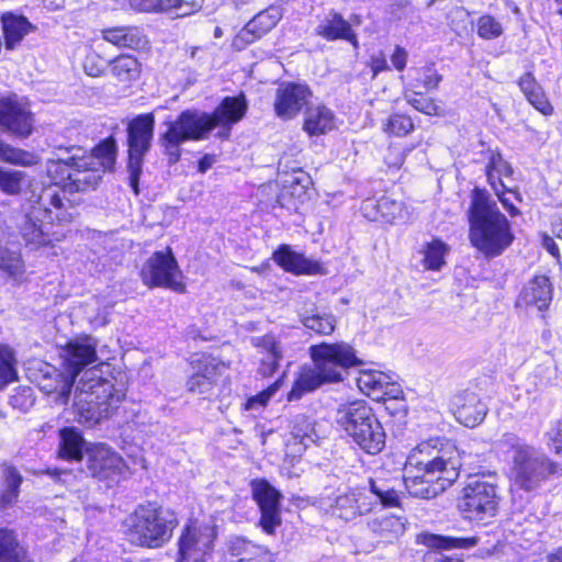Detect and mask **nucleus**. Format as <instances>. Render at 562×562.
I'll return each instance as SVG.
<instances>
[{
    "mask_svg": "<svg viewBox=\"0 0 562 562\" xmlns=\"http://www.w3.org/2000/svg\"><path fill=\"white\" fill-rule=\"evenodd\" d=\"M461 450L457 440L434 436L414 447L404 463V473L394 481H402L404 491L393 485L389 488V508L401 507L398 493L431 499L449 488L459 477Z\"/></svg>",
    "mask_w": 562,
    "mask_h": 562,
    "instance_id": "1",
    "label": "nucleus"
},
{
    "mask_svg": "<svg viewBox=\"0 0 562 562\" xmlns=\"http://www.w3.org/2000/svg\"><path fill=\"white\" fill-rule=\"evenodd\" d=\"M469 199L465 216L471 246L488 260L502 256L515 240L512 222L486 188L474 186Z\"/></svg>",
    "mask_w": 562,
    "mask_h": 562,
    "instance_id": "3",
    "label": "nucleus"
},
{
    "mask_svg": "<svg viewBox=\"0 0 562 562\" xmlns=\"http://www.w3.org/2000/svg\"><path fill=\"white\" fill-rule=\"evenodd\" d=\"M336 127L334 112L323 104L310 105L305 111L303 130L310 136H318Z\"/></svg>",
    "mask_w": 562,
    "mask_h": 562,
    "instance_id": "31",
    "label": "nucleus"
},
{
    "mask_svg": "<svg viewBox=\"0 0 562 562\" xmlns=\"http://www.w3.org/2000/svg\"><path fill=\"white\" fill-rule=\"evenodd\" d=\"M359 499L356 494H346L337 497L336 504L339 509V516L345 519L353 517L358 512L362 513L361 505L358 504Z\"/></svg>",
    "mask_w": 562,
    "mask_h": 562,
    "instance_id": "53",
    "label": "nucleus"
},
{
    "mask_svg": "<svg viewBox=\"0 0 562 562\" xmlns=\"http://www.w3.org/2000/svg\"><path fill=\"white\" fill-rule=\"evenodd\" d=\"M503 193H502V196L505 201V204L504 203H501L502 206L504 207V210L507 212V214L510 216V217H517V216H520L521 215V211L519 210V207H517L514 203L510 202V200L507 198V194H512L514 196V199L518 202H522V195L519 191L518 188H509L507 187L504 182H503Z\"/></svg>",
    "mask_w": 562,
    "mask_h": 562,
    "instance_id": "55",
    "label": "nucleus"
},
{
    "mask_svg": "<svg viewBox=\"0 0 562 562\" xmlns=\"http://www.w3.org/2000/svg\"><path fill=\"white\" fill-rule=\"evenodd\" d=\"M229 551L233 555L240 557L239 562L251 561L269 553L266 547L255 544L240 537H235L229 541Z\"/></svg>",
    "mask_w": 562,
    "mask_h": 562,
    "instance_id": "42",
    "label": "nucleus"
},
{
    "mask_svg": "<svg viewBox=\"0 0 562 562\" xmlns=\"http://www.w3.org/2000/svg\"><path fill=\"white\" fill-rule=\"evenodd\" d=\"M280 19L281 14L276 8L259 12L234 37L233 47L237 50L244 49L271 31Z\"/></svg>",
    "mask_w": 562,
    "mask_h": 562,
    "instance_id": "23",
    "label": "nucleus"
},
{
    "mask_svg": "<svg viewBox=\"0 0 562 562\" xmlns=\"http://www.w3.org/2000/svg\"><path fill=\"white\" fill-rule=\"evenodd\" d=\"M256 346L262 355L258 371L265 378L271 376L278 369L279 361L282 359L280 342L274 336L266 335L263 337L256 338Z\"/></svg>",
    "mask_w": 562,
    "mask_h": 562,
    "instance_id": "33",
    "label": "nucleus"
},
{
    "mask_svg": "<svg viewBox=\"0 0 562 562\" xmlns=\"http://www.w3.org/2000/svg\"><path fill=\"white\" fill-rule=\"evenodd\" d=\"M414 128L411 116L402 113H393L389 117V133L396 136H405Z\"/></svg>",
    "mask_w": 562,
    "mask_h": 562,
    "instance_id": "52",
    "label": "nucleus"
},
{
    "mask_svg": "<svg viewBox=\"0 0 562 562\" xmlns=\"http://www.w3.org/2000/svg\"><path fill=\"white\" fill-rule=\"evenodd\" d=\"M477 36L484 41H493L501 37L504 29L497 19L491 14H482L476 22Z\"/></svg>",
    "mask_w": 562,
    "mask_h": 562,
    "instance_id": "48",
    "label": "nucleus"
},
{
    "mask_svg": "<svg viewBox=\"0 0 562 562\" xmlns=\"http://www.w3.org/2000/svg\"><path fill=\"white\" fill-rule=\"evenodd\" d=\"M202 2L203 0H164V10L173 8L177 16H187L201 9Z\"/></svg>",
    "mask_w": 562,
    "mask_h": 562,
    "instance_id": "54",
    "label": "nucleus"
},
{
    "mask_svg": "<svg viewBox=\"0 0 562 562\" xmlns=\"http://www.w3.org/2000/svg\"><path fill=\"white\" fill-rule=\"evenodd\" d=\"M140 278L149 288H167L179 293L186 291L182 272L169 247L151 254L140 269Z\"/></svg>",
    "mask_w": 562,
    "mask_h": 562,
    "instance_id": "12",
    "label": "nucleus"
},
{
    "mask_svg": "<svg viewBox=\"0 0 562 562\" xmlns=\"http://www.w3.org/2000/svg\"><path fill=\"white\" fill-rule=\"evenodd\" d=\"M359 389L373 400L380 401L382 397L375 396L374 393L383 389L380 379L372 372H361L357 379Z\"/></svg>",
    "mask_w": 562,
    "mask_h": 562,
    "instance_id": "51",
    "label": "nucleus"
},
{
    "mask_svg": "<svg viewBox=\"0 0 562 562\" xmlns=\"http://www.w3.org/2000/svg\"><path fill=\"white\" fill-rule=\"evenodd\" d=\"M155 119L151 114L138 115L128 125V180L135 194L139 193L138 183L143 170L144 156L150 149Z\"/></svg>",
    "mask_w": 562,
    "mask_h": 562,
    "instance_id": "11",
    "label": "nucleus"
},
{
    "mask_svg": "<svg viewBox=\"0 0 562 562\" xmlns=\"http://www.w3.org/2000/svg\"><path fill=\"white\" fill-rule=\"evenodd\" d=\"M450 246L439 237L426 241L420 250L423 268L427 271H440L446 265Z\"/></svg>",
    "mask_w": 562,
    "mask_h": 562,
    "instance_id": "34",
    "label": "nucleus"
},
{
    "mask_svg": "<svg viewBox=\"0 0 562 562\" xmlns=\"http://www.w3.org/2000/svg\"><path fill=\"white\" fill-rule=\"evenodd\" d=\"M18 380L16 359L13 349L0 344V389Z\"/></svg>",
    "mask_w": 562,
    "mask_h": 562,
    "instance_id": "43",
    "label": "nucleus"
},
{
    "mask_svg": "<svg viewBox=\"0 0 562 562\" xmlns=\"http://www.w3.org/2000/svg\"><path fill=\"white\" fill-rule=\"evenodd\" d=\"M248 104L245 95L226 97L212 113L200 110H186L175 121L166 122L167 130L160 134L158 145L162 148L169 164H176L181 157L180 146L187 140L206 139L215 127H222L217 136L228 138L231 128L246 114Z\"/></svg>",
    "mask_w": 562,
    "mask_h": 562,
    "instance_id": "2",
    "label": "nucleus"
},
{
    "mask_svg": "<svg viewBox=\"0 0 562 562\" xmlns=\"http://www.w3.org/2000/svg\"><path fill=\"white\" fill-rule=\"evenodd\" d=\"M551 229L558 238L562 239V204L552 215Z\"/></svg>",
    "mask_w": 562,
    "mask_h": 562,
    "instance_id": "64",
    "label": "nucleus"
},
{
    "mask_svg": "<svg viewBox=\"0 0 562 562\" xmlns=\"http://www.w3.org/2000/svg\"><path fill=\"white\" fill-rule=\"evenodd\" d=\"M553 300V284L546 274H535L521 289L516 306L535 307L539 312L549 310Z\"/></svg>",
    "mask_w": 562,
    "mask_h": 562,
    "instance_id": "22",
    "label": "nucleus"
},
{
    "mask_svg": "<svg viewBox=\"0 0 562 562\" xmlns=\"http://www.w3.org/2000/svg\"><path fill=\"white\" fill-rule=\"evenodd\" d=\"M2 29L5 47L14 49L35 27L26 18L8 13L2 16Z\"/></svg>",
    "mask_w": 562,
    "mask_h": 562,
    "instance_id": "36",
    "label": "nucleus"
},
{
    "mask_svg": "<svg viewBox=\"0 0 562 562\" xmlns=\"http://www.w3.org/2000/svg\"><path fill=\"white\" fill-rule=\"evenodd\" d=\"M408 406L401 385L389 381V430L394 438L404 435L407 426Z\"/></svg>",
    "mask_w": 562,
    "mask_h": 562,
    "instance_id": "27",
    "label": "nucleus"
},
{
    "mask_svg": "<svg viewBox=\"0 0 562 562\" xmlns=\"http://www.w3.org/2000/svg\"><path fill=\"white\" fill-rule=\"evenodd\" d=\"M0 160L20 165V166H33L37 164V156L33 153L14 148L0 140Z\"/></svg>",
    "mask_w": 562,
    "mask_h": 562,
    "instance_id": "47",
    "label": "nucleus"
},
{
    "mask_svg": "<svg viewBox=\"0 0 562 562\" xmlns=\"http://www.w3.org/2000/svg\"><path fill=\"white\" fill-rule=\"evenodd\" d=\"M312 97L305 83L282 82L276 91L274 111L282 120L294 119Z\"/></svg>",
    "mask_w": 562,
    "mask_h": 562,
    "instance_id": "20",
    "label": "nucleus"
},
{
    "mask_svg": "<svg viewBox=\"0 0 562 562\" xmlns=\"http://www.w3.org/2000/svg\"><path fill=\"white\" fill-rule=\"evenodd\" d=\"M315 34L327 41L346 40L357 46V36L350 23L335 11L324 15L315 29Z\"/></svg>",
    "mask_w": 562,
    "mask_h": 562,
    "instance_id": "28",
    "label": "nucleus"
},
{
    "mask_svg": "<svg viewBox=\"0 0 562 562\" xmlns=\"http://www.w3.org/2000/svg\"><path fill=\"white\" fill-rule=\"evenodd\" d=\"M54 212V218L58 222L66 223L72 218V213L67 211L58 189L49 187L43 190L36 204L32 205L19 224L20 234L31 249L50 246L54 241H60L65 237V233L53 231L54 224L52 222L42 220L43 216L53 218L52 214Z\"/></svg>",
    "mask_w": 562,
    "mask_h": 562,
    "instance_id": "7",
    "label": "nucleus"
},
{
    "mask_svg": "<svg viewBox=\"0 0 562 562\" xmlns=\"http://www.w3.org/2000/svg\"><path fill=\"white\" fill-rule=\"evenodd\" d=\"M312 186V178L301 168H293L292 173L283 180L280 201L281 203L293 200V205L296 207V202H303L307 195V190Z\"/></svg>",
    "mask_w": 562,
    "mask_h": 562,
    "instance_id": "32",
    "label": "nucleus"
},
{
    "mask_svg": "<svg viewBox=\"0 0 562 562\" xmlns=\"http://www.w3.org/2000/svg\"><path fill=\"white\" fill-rule=\"evenodd\" d=\"M408 59V53L405 48L401 46H395L392 55L391 61L395 70L403 72L406 68Z\"/></svg>",
    "mask_w": 562,
    "mask_h": 562,
    "instance_id": "58",
    "label": "nucleus"
},
{
    "mask_svg": "<svg viewBox=\"0 0 562 562\" xmlns=\"http://www.w3.org/2000/svg\"><path fill=\"white\" fill-rule=\"evenodd\" d=\"M103 38L120 47L132 49L145 48L148 44L146 36L138 27L123 26L103 31Z\"/></svg>",
    "mask_w": 562,
    "mask_h": 562,
    "instance_id": "35",
    "label": "nucleus"
},
{
    "mask_svg": "<svg viewBox=\"0 0 562 562\" xmlns=\"http://www.w3.org/2000/svg\"><path fill=\"white\" fill-rule=\"evenodd\" d=\"M36 382L41 391L55 395L56 403L66 404L75 378L68 371L61 372L48 363H43Z\"/></svg>",
    "mask_w": 562,
    "mask_h": 562,
    "instance_id": "24",
    "label": "nucleus"
},
{
    "mask_svg": "<svg viewBox=\"0 0 562 562\" xmlns=\"http://www.w3.org/2000/svg\"><path fill=\"white\" fill-rule=\"evenodd\" d=\"M97 366L82 373L75 391V408L79 422L95 425L113 415L125 398V392L101 376Z\"/></svg>",
    "mask_w": 562,
    "mask_h": 562,
    "instance_id": "6",
    "label": "nucleus"
},
{
    "mask_svg": "<svg viewBox=\"0 0 562 562\" xmlns=\"http://www.w3.org/2000/svg\"><path fill=\"white\" fill-rule=\"evenodd\" d=\"M191 370L186 387L190 393L209 396L220 376L226 371V366L209 355H194L191 359Z\"/></svg>",
    "mask_w": 562,
    "mask_h": 562,
    "instance_id": "15",
    "label": "nucleus"
},
{
    "mask_svg": "<svg viewBox=\"0 0 562 562\" xmlns=\"http://www.w3.org/2000/svg\"><path fill=\"white\" fill-rule=\"evenodd\" d=\"M405 87L413 91H432L438 89L442 76L436 69L435 63H426L420 67H412L406 76H401Z\"/></svg>",
    "mask_w": 562,
    "mask_h": 562,
    "instance_id": "30",
    "label": "nucleus"
},
{
    "mask_svg": "<svg viewBox=\"0 0 562 562\" xmlns=\"http://www.w3.org/2000/svg\"><path fill=\"white\" fill-rule=\"evenodd\" d=\"M423 543L436 550L470 549L479 543V537H452L437 533H426Z\"/></svg>",
    "mask_w": 562,
    "mask_h": 562,
    "instance_id": "39",
    "label": "nucleus"
},
{
    "mask_svg": "<svg viewBox=\"0 0 562 562\" xmlns=\"http://www.w3.org/2000/svg\"><path fill=\"white\" fill-rule=\"evenodd\" d=\"M252 497L261 513L260 526L268 535H273L281 525L282 495L267 480H254L250 484Z\"/></svg>",
    "mask_w": 562,
    "mask_h": 562,
    "instance_id": "17",
    "label": "nucleus"
},
{
    "mask_svg": "<svg viewBox=\"0 0 562 562\" xmlns=\"http://www.w3.org/2000/svg\"><path fill=\"white\" fill-rule=\"evenodd\" d=\"M409 104L418 112L428 116H443L446 111L440 100L426 95L423 91H413Z\"/></svg>",
    "mask_w": 562,
    "mask_h": 562,
    "instance_id": "45",
    "label": "nucleus"
},
{
    "mask_svg": "<svg viewBox=\"0 0 562 562\" xmlns=\"http://www.w3.org/2000/svg\"><path fill=\"white\" fill-rule=\"evenodd\" d=\"M131 5L139 11H158L164 10V0H130Z\"/></svg>",
    "mask_w": 562,
    "mask_h": 562,
    "instance_id": "60",
    "label": "nucleus"
},
{
    "mask_svg": "<svg viewBox=\"0 0 562 562\" xmlns=\"http://www.w3.org/2000/svg\"><path fill=\"white\" fill-rule=\"evenodd\" d=\"M60 358L65 371L76 378L87 367L94 364L99 359L97 356V341L90 336L70 340L61 348Z\"/></svg>",
    "mask_w": 562,
    "mask_h": 562,
    "instance_id": "18",
    "label": "nucleus"
},
{
    "mask_svg": "<svg viewBox=\"0 0 562 562\" xmlns=\"http://www.w3.org/2000/svg\"><path fill=\"white\" fill-rule=\"evenodd\" d=\"M0 562H30L14 533L7 529L0 530Z\"/></svg>",
    "mask_w": 562,
    "mask_h": 562,
    "instance_id": "40",
    "label": "nucleus"
},
{
    "mask_svg": "<svg viewBox=\"0 0 562 562\" xmlns=\"http://www.w3.org/2000/svg\"><path fill=\"white\" fill-rule=\"evenodd\" d=\"M86 458L89 474L100 480L109 479L111 475L121 472L124 467L123 459L103 443L87 447Z\"/></svg>",
    "mask_w": 562,
    "mask_h": 562,
    "instance_id": "21",
    "label": "nucleus"
},
{
    "mask_svg": "<svg viewBox=\"0 0 562 562\" xmlns=\"http://www.w3.org/2000/svg\"><path fill=\"white\" fill-rule=\"evenodd\" d=\"M216 531L210 525H192L186 528L179 539L177 562H205L212 551Z\"/></svg>",
    "mask_w": 562,
    "mask_h": 562,
    "instance_id": "16",
    "label": "nucleus"
},
{
    "mask_svg": "<svg viewBox=\"0 0 562 562\" xmlns=\"http://www.w3.org/2000/svg\"><path fill=\"white\" fill-rule=\"evenodd\" d=\"M548 435L555 452H562V418L554 422Z\"/></svg>",
    "mask_w": 562,
    "mask_h": 562,
    "instance_id": "59",
    "label": "nucleus"
},
{
    "mask_svg": "<svg viewBox=\"0 0 562 562\" xmlns=\"http://www.w3.org/2000/svg\"><path fill=\"white\" fill-rule=\"evenodd\" d=\"M310 355L314 367L329 383L341 380V373L345 369L360 363L355 349L344 341L313 345L310 347Z\"/></svg>",
    "mask_w": 562,
    "mask_h": 562,
    "instance_id": "13",
    "label": "nucleus"
},
{
    "mask_svg": "<svg viewBox=\"0 0 562 562\" xmlns=\"http://www.w3.org/2000/svg\"><path fill=\"white\" fill-rule=\"evenodd\" d=\"M541 245L554 259H560V249L553 237L548 234H543L541 237Z\"/></svg>",
    "mask_w": 562,
    "mask_h": 562,
    "instance_id": "63",
    "label": "nucleus"
},
{
    "mask_svg": "<svg viewBox=\"0 0 562 562\" xmlns=\"http://www.w3.org/2000/svg\"><path fill=\"white\" fill-rule=\"evenodd\" d=\"M59 456L63 459L79 461L83 458L85 439L75 427H65L59 430Z\"/></svg>",
    "mask_w": 562,
    "mask_h": 562,
    "instance_id": "37",
    "label": "nucleus"
},
{
    "mask_svg": "<svg viewBox=\"0 0 562 562\" xmlns=\"http://www.w3.org/2000/svg\"><path fill=\"white\" fill-rule=\"evenodd\" d=\"M126 521L131 542L147 548L162 547L178 525L176 514L156 503L138 505Z\"/></svg>",
    "mask_w": 562,
    "mask_h": 562,
    "instance_id": "8",
    "label": "nucleus"
},
{
    "mask_svg": "<svg viewBox=\"0 0 562 562\" xmlns=\"http://www.w3.org/2000/svg\"><path fill=\"white\" fill-rule=\"evenodd\" d=\"M496 490L493 483L481 477H470L456 497V508L462 519L482 522L494 517L498 509Z\"/></svg>",
    "mask_w": 562,
    "mask_h": 562,
    "instance_id": "10",
    "label": "nucleus"
},
{
    "mask_svg": "<svg viewBox=\"0 0 562 562\" xmlns=\"http://www.w3.org/2000/svg\"><path fill=\"white\" fill-rule=\"evenodd\" d=\"M501 445L512 452L510 480L525 492H535L552 477L562 476V464L547 456H538L535 448L514 432H505Z\"/></svg>",
    "mask_w": 562,
    "mask_h": 562,
    "instance_id": "5",
    "label": "nucleus"
},
{
    "mask_svg": "<svg viewBox=\"0 0 562 562\" xmlns=\"http://www.w3.org/2000/svg\"><path fill=\"white\" fill-rule=\"evenodd\" d=\"M423 562H464L460 557L447 555L441 552H428L424 555Z\"/></svg>",
    "mask_w": 562,
    "mask_h": 562,
    "instance_id": "62",
    "label": "nucleus"
},
{
    "mask_svg": "<svg viewBox=\"0 0 562 562\" xmlns=\"http://www.w3.org/2000/svg\"><path fill=\"white\" fill-rule=\"evenodd\" d=\"M450 412L459 424L474 428L485 419L487 406L477 393L462 390L451 398Z\"/></svg>",
    "mask_w": 562,
    "mask_h": 562,
    "instance_id": "19",
    "label": "nucleus"
},
{
    "mask_svg": "<svg viewBox=\"0 0 562 562\" xmlns=\"http://www.w3.org/2000/svg\"><path fill=\"white\" fill-rule=\"evenodd\" d=\"M112 74L121 81L134 80L139 75L140 65L131 55H121L112 61Z\"/></svg>",
    "mask_w": 562,
    "mask_h": 562,
    "instance_id": "44",
    "label": "nucleus"
},
{
    "mask_svg": "<svg viewBox=\"0 0 562 562\" xmlns=\"http://www.w3.org/2000/svg\"><path fill=\"white\" fill-rule=\"evenodd\" d=\"M0 125L15 137L27 138L34 125L27 103L16 94L0 95Z\"/></svg>",
    "mask_w": 562,
    "mask_h": 562,
    "instance_id": "14",
    "label": "nucleus"
},
{
    "mask_svg": "<svg viewBox=\"0 0 562 562\" xmlns=\"http://www.w3.org/2000/svg\"><path fill=\"white\" fill-rule=\"evenodd\" d=\"M486 182L493 190L497 201L504 203L503 193V177L513 178L514 168L504 157L499 149L488 151L487 162L484 168Z\"/></svg>",
    "mask_w": 562,
    "mask_h": 562,
    "instance_id": "25",
    "label": "nucleus"
},
{
    "mask_svg": "<svg viewBox=\"0 0 562 562\" xmlns=\"http://www.w3.org/2000/svg\"><path fill=\"white\" fill-rule=\"evenodd\" d=\"M338 423L366 452L375 454L383 449L386 435L372 409L364 403L355 402L340 408Z\"/></svg>",
    "mask_w": 562,
    "mask_h": 562,
    "instance_id": "9",
    "label": "nucleus"
},
{
    "mask_svg": "<svg viewBox=\"0 0 562 562\" xmlns=\"http://www.w3.org/2000/svg\"><path fill=\"white\" fill-rule=\"evenodd\" d=\"M273 259L284 270L295 274L323 273V268L317 261L310 260L303 255L293 251L288 245L281 246L273 254Z\"/></svg>",
    "mask_w": 562,
    "mask_h": 562,
    "instance_id": "29",
    "label": "nucleus"
},
{
    "mask_svg": "<svg viewBox=\"0 0 562 562\" xmlns=\"http://www.w3.org/2000/svg\"><path fill=\"white\" fill-rule=\"evenodd\" d=\"M324 383L329 382L315 367L303 368L296 378L288 398L289 401L299 400L303 394L315 391Z\"/></svg>",
    "mask_w": 562,
    "mask_h": 562,
    "instance_id": "38",
    "label": "nucleus"
},
{
    "mask_svg": "<svg viewBox=\"0 0 562 562\" xmlns=\"http://www.w3.org/2000/svg\"><path fill=\"white\" fill-rule=\"evenodd\" d=\"M407 518L402 515L389 513V542L397 540L406 531Z\"/></svg>",
    "mask_w": 562,
    "mask_h": 562,
    "instance_id": "56",
    "label": "nucleus"
},
{
    "mask_svg": "<svg viewBox=\"0 0 562 562\" xmlns=\"http://www.w3.org/2000/svg\"><path fill=\"white\" fill-rule=\"evenodd\" d=\"M13 406L30 407L34 404L32 390L30 387H23L18 395L12 396Z\"/></svg>",
    "mask_w": 562,
    "mask_h": 562,
    "instance_id": "61",
    "label": "nucleus"
},
{
    "mask_svg": "<svg viewBox=\"0 0 562 562\" xmlns=\"http://www.w3.org/2000/svg\"><path fill=\"white\" fill-rule=\"evenodd\" d=\"M517 85L527 102L536 111L547 117L553 115L554 106L531 71L524 72L518 78Z\"/></svg>",
    "mask_w": 562,
    "mask_h": 562,
    "instance_id": "26",
    "label": "nucleus"
},
{
    "mask_svg": "<svg viewBox=\"0 0 562 562\" xmlns=\"http://www.w3.org/2000/svg\"><path fill=\"white\" fill-rule=\"evenodd\" d=\"M23 173L15 170H5L0 167V190L8 194H16L21 190Z\"/></svg>",
    "mask_w": 562,
    "mask_h": 562,
    "instance_id": "49",
    "label": "nucleus"
},
{
    "mask_svg": "<svg viewBox=\"0 0 562 562\" xmlns=\"http://www.w3.org/2000/svg\"><path fill=\"white\" fill-rule=\"evenodd\" d=\"M301 322L305 328L318 335H330L337 324L335 315L327 312L312 311L301 314Z\"/></svg>",
    "mask_w": 562,
    "mask_h": 562,
    "instance_id": "41",
    "label": "nucleus"
},
{
    "mask_svg": "<svg viewBox=\"0 0 562 562\" xmlns=\"http://www.w3.org/2000/svg\"><path fill=\"white\" fill-rule=\"evenodd\" d=\"M0 269L10 277L19 279L24 272V265L18 251L10 250L0 240Z\"/></svg>",
    "mask_w": 562,
    "mask_h": 562,
    "instance_id": "46",
    "label": "nucleus"
},
{
    "mask_svg": "<svg viewBox=\"0 0 562 562\" xmlns=\"http://www.w3.org/2000/svg\"><path fill=\"white\" fill-rule=\"evenodd\" d=\"M65 151L70 155L49 159L46 166L48 176L63 188L64 193L94 190L101 173L112 170L116 160L112 137L101 142L89 154L81 147L66 148Z\"/></svg>",
    "mask_w": 562,
    "mask_h": 562,
    "instance_id": "4",
    "label": "nucleus"
},
{
    "mask_svg": "<svg viewBox=\"0 0 562 562\" xmlns=\"http://www.w3.org/2000/svg\"><path fill=\"white\" fill-rule=\"evenodd\" d=\"M4 484L8 488L19 490L22 483V476L19 471L12 465L3 467Z\"/></svg>",
    "mask_w": 562,
    "mask_h": 562,
    "instance_id": "57",
    "label": "nucleus"
},
{
    "mask_svg": "<svg viewBox=\"0 0 562 562\" xmlns=\"http://www.w3.org/2000/svg\"><path fill=\"white\" fill-rule=\"evenodd\" d=\"M292 435L300 442L307 446L308 442H314V429L304 415H299L293 420Z\"/></svg>",
    "mask_w": 562,
    "mask_h": 562,
    "instance_id": "50",
    "label": "nucleus"
}]
</instances>
